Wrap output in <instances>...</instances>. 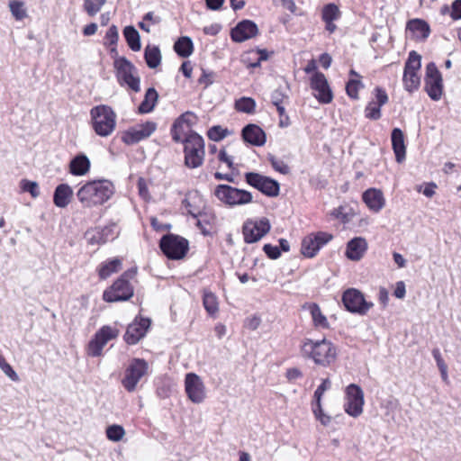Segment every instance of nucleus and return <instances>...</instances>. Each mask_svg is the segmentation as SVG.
Segmentation results:
<instances>
[{
	"mask_svg": "<svg viewBox=\"0 0 461 461\" xmlns=\"http://www.w3.org/2000/svg\"><path fill=\"white\" fill-rule=\"evenodd\" d=\"M114 193V185L109 180L90 181L81 186L77 196L84 207L104 204Z\"/></svg>",
	"mask_w": 461,
	"mask_h": 461,
	"instance_id": "1",
	"label": "nucleus"
},
{
	"mask_svg": "<svg viewBox=\"0 0 461 461\" xmlns=\"http://www.w3.org/2000/svg\"><path fill=\"white\" fill-rule=\"evenodd\" d=\"M302 353L313 359L315 364L323 366L330 365L336 358V348L331 342L322 339L312 341L307 339L302 345Z\"/></svg>",
	"mask_w": 461,
	"mask_h": 461,
	"instance_id": "2",
	"label": "nucleus"
},
{
	"mask_svg": "<svg viewBox=\"0 0 461 461\" xmlns=\"http://www.w3.org/2000/svg\"><path fill=\"white\" fill-rule=\"evenodd\" d=\"M92 125L95 133L101 137L109 136L115 128L116 115L107 105H97L90 111Z\"/></svg>",
	"mask_w": 461,
	"mask_h": 461,
	"instance_id": "3",
	"label": "nucleus"
},
{
	"mask_svg": "<svg viewBox=\"0 0 461 461\" xmlns=\"http://www.w3.org/2000/svg\"><path fill=\"white\" fill-rule=\"evenodd\" d=\"M137 274L136 269H129L118 278L113 285L104 291V300L109 303L127 301L133 295V287L129 279L133 278Z\"/></svg>",
	"mask_w": 461,
	"mask_h": 461,
	"instance_id": "4",
	"label": "nucleus"
},
{
	"mask_svg": "<svg viewBox=\"0 0 461 461\" xmlns=\"http://www.w3.org/2000/svg\"><path fill=\"white\" fill-rule=\"evenodd\" d=\"M185 144V164L187 167L196 168L203 162L204 141L196 132H191L183 139Z\"/></svg>",
	"mask_w": 461,
	"mask_h": 461,
	"instance_id": "5",
	"label": "nucleus"
},
{
	"mask_svg": "<svg viewBox=\"0 0 461 461\" xmlns=\"http://www.w3.org/2000/svg\"><path fill=\"white\" fill-rule=\"evenodd\" d=\"M214 195L220 202L230 207L244 205L253 200L250 192L229 185H218L214 190Z\"/></svg>",
	"mask_w": 461,
	"mask_h": 461,
	"instance_id": "6",
	"label": "nucleus"
},
{
	"mask_svg": "<svg viewBox=\"0 0 461 461\" xmlns=\"http://www.w3.org/2000/svg\"><path fill=\"white\" fill-rule=\"evenodd\" d=\"M114 68L118 82L122 86L126 85L136 93L140 91V79L137 75V68L129 59L124 57L116 59Z\"/></svg>",
	"mask_w": 461,
	"mask_h": 461,
	"instance_id": "7",
	"label": "nucleus"
},
{
	"mask_svg": "<svg viewBox=\"0 0 461 461\" xmlns=\"http://www.w3.org/2000/svg\"><path fill=\"white\" fill-rule=\"evenodd\" d=\"M159 248L169 259H181L188 250V241L175 234L164 235L159 242Z\"/></svg>",
	"mask_w": 461,
	"mask_h": 461,
	"instance_id": "8",
	"label": "nucleus"
},
{
	"mask_svg": "<svg viewBox=\"0 0 461 461\" xmlns=\"http://www.w3.org/2000/svg\"><path fill=\"white\" fill-rule=\"evenodd\" d=\"M342 302L348 312L360 315H366L374 306L373 303L367 302L364 294L355 288H349L343 293Z\"/></svg>",
	"mask_w": 461,
	"mask_h": 461,
	"instance_id": "9",
	"label": "nucleus"
},
{
	"mask_svg": "<svg viewBox=\"0 0 461 461\" xmlns=\"http://www.w3.org/2000/svg\"><path fill=\"white\" fill-rule=\"evenodd\" d=\"M246 182L267 196L276 197L279 194L280 185L277 181L255 172L245 174Z\"/></svg>",
	"mask_w": 461,
	"mask_h": 461,
	"instance_id": "10",
	"label": "nucleus"
},
{
	"mask_svg": "<svg viewBox=\"0 0 461 461\" xmlns=\"http://www.w3.org/2000/svg\"><path fill=\"white\" fill-rule=\"evenodd\" d=\"M148 371V363L144 359L133 358L125 370V375L122 380L123 387L128 392H133L140 380Z\"/></svg>",
	"mask_w": 461,
	"mask_h": 461,
	"instance_id": "11",
	"label": "nucleus"
},
{
	"mask_svg": "<svg viewBox=\"0 0 461 461\" xmlns=\"http://www.w3.org/2000/svg\"><path fill=\"white\" fill-rule=\"evenodd\" d=\"M425 90L429 96L434 101H438L442 96V76L433 62L429 63L426 67Z\"/></svg>",
	"mask_w": 461,
	"mask_h": 461,
	"instance_id": "12",
	"label": "nucleus"
},
{
	"mask_svg": "<svg viewBox=\"0 0 461 461\" xmlns=\"http://www.w3.org/2000/svg\"><path fill=\"white\" fill-rule=\"evenodd\" d=\"M119 330L108 325L103 326L95 335L94 339L88 344V355L99 357L102 354L104 347L111 339L117 338Z\"/></svg>",
	"mask_w": 461,
	"mask_h": 461,
	"instance_id": "13",
	"label": "nucleus"
},
{
	"mask_svg": "<svg viewBox=\"0 0 461 461\" xmlns=\"http://www.w3.org/2000/svg\"><path fill=\"white\" fill-rule=\"evenodd\" d=\"M347 403L345 411L351 417L357 418L363 412L364 393L357 384H351L346 389Z\"/></svg>",
	"mask_w": 461,
	"mask_h": 461,
	"instance_id": "14",
	"label": "nucleus"
},
{
	"mask_svg": "<svg viewBox=\"0 0 461 461\" xmlns=\"http://www.w3.org/2000/svg\"><path fill=\"white\" fill-rule=\"evenodd\" d=\"M333 236L330 233L319 231L306 236L302 241L301 251L303 256L312 258L320 249L331 240Z\"/></svg>",
	"mask_w": 461,
	"mask_h": 461,
	"instance_id": "15",
	"label": "nucleus"
},
{
	"mask_svg": "<svg viewBox=\"0 0 461 461\" xmlns=\"http://www.w3.org/2000/svg\"><path fill=\"white\" fill-rule=\"evenodd\" d=\"M197 122L196 115L192 112H185L174 122L172 127V138L176 142L183 141L190 134L191 127Z\"/></svg>",
	"mask_w": 461,
	"mask_h": 461,
	"instance_id": "16",
	"label": "nucleus"
},
{
	"mask_svg": "<svg viewBox=\"0 0 461 461\" xmlns=\"http://www.w3.org/2000/svg\"><path fill=\"white\" fill-rule=\"evenodd\" d=\"M157 129V124L153 122H146L136 127H132L123 132L122 140L127 145H132L149 138Z\"/></svg>",
	"mask_w": 461,
	"mask_h": 461,
	"instance_id": "17",
	"label": "nucleus"
},
{
	"mask_svg": "<svg viewBox=\"0 0 461 461\" xmlns=\"http://www.w3.org/2000/svg\"><path fill=\"white\" fill-rule=\"evenodd\" d=\"M311 87L316 92L314 96L321 104H330L332 101V91L323 73L316 71L311 77Z\"/></svg>",
	"mask_w": 461,
	"mask_h": 461,
	"instance_id": "18",
	"label": "nucleus"
},
{
	"mask_svg": "<svg viewBox=\"0 0 461 461\" xmlns=\"http://www.w3.org/2000/svg\"><path fill=\"white\" fill-rule=\"evenodd\" d=\"M185 387L188 398L194 403H200L205 399L204 384L194 373H188L185 379Z\"/></svg>",
	"mask_w": 461,
	"mask_h": 461,
	"instance_id": "19",
	"label": "nucleus"
},
{
	"mask_svg": "<svg viewBox=\"0 0 461 461\" xmlns=\"http://www.w3.org/2000/svg\"><path fill=\"white\" fill-rule=\"evenodd\" d=\"M270 230V223L267 218H262L255 222H248L243 227L244 240L253 243L259 240Z\"/></svg>",
	"mask_w": 461,
	"mask_h": 461,
	"instance_id": "20",
	"label": "nucleus"
},
{
	"mask_svg": "<svg viewBox=\"0 0 461 461\" xmlns=\"http://www.w3.org/2000/svg\"><path fill=\"white\" fill-rule=\"evenodd\" d=\"M150 326V320L148 318H136L135 321L131 323L126 330L124 334V340L129 345L137 344L146 334Z\"/></svg>",
	"mask_w": 461,
	"mask_h": 461,
	"instance_id": "21",
	"label": "nucleus"
},
{
	"mask_svg": "<svg viewBox=\"0 0 461 461\" xmlns=\"http://www.w3.org/2000/svg\"><path fill=\"white\" fill-rule=\"evenodd\" d=\"M258 32L257 24L250 20L240 22L230 32V37L235 42H242L255 37Z\"/></svg>",
	"mask_w": 461,
	"mask_h": 461,
	"instance_id": "22",
	"label": "nucleus"
},
{
	"mask_svg": "<svg viewBox=\"0 0 461 461\" xmlns=\"http://www.w3.org/2000/svg\"><path fill=\"white\" fill-rule=\"evenodd\" d=\"M241 135L245 142L253 146H263L267 141L265 131L256 124L246 125L242 129Z\"/></svg>",
	"mask_w": 461,
	"mask_h": 461,
	"instance_id": "23",
	"label": "nucleus"
},
{
	"mask_svg": "<svg viewBox=\"0 0 461 461\" xmlns=\"http://www.w3.org/2000/svg\"><path fill=\"white\" fill-rule=\"evenodd\" d=\"M367 249V242L364 238L356 237L347 244L346 257L353 261L360 260Z\"/></svg>",
	"mask_w": 461,
	"mask_h": 461,
	"instance_id": "24",
	"label": "nucleus"
},
{
	"mask_svg": "<svg viewBox=\"0 0 461 461\" xmlns=\"http://www.w3.org/2000/svg\"><path fill=\"white\" fill-rule=\"evenodd\" d=\"M363 201L373 212H378L384 206V198L382 191L375 188H369L363 193Z\"/></svg>",
	"mask_w": 461,
	"mask_h": 461,
	"instance_id": "25",
	"label": "nucleus"
},
{
	"mask_svg": "<svg viewBox=\"0 0 461 461\" xmlns=\"http://www.w3.org/2000/svg\"><path fill=\"white\" fill-rule=\"evenodd\" d=\"M392 146L398 163L405 159L406 147L404 144V135L401 129L394 128L391 134Z\"/></svg>",
	"mask_w": 461,
	"mask_h": 461,
	"instance_id": "26",
	"label": "nucleus"
},
{
	"mask_svg": "<svg viewBox=\"0 0 461 461\" xmlns=\"http://www.w3.org/2000/svg\"><path fill=\"white\" fill-rule=\"evenodd\" d=\"M72 196V188L68 184H60L54 191L53 203L59 208H65L70 203Z\"/></svg>",
	"mask_w": 461,
	"mask_h": 461,
	"instance_id": "27",
	"label": "nucleus"
},
{
	"mask_svg": "<svg viewBox=\"0 0 461 461\" xmlns=\"http://www.w3.org/2000/svg\"><path fill=\"white\" fill-rule=\"evenodd\" d=\"M407 30L418 40H426L430 32L429 25L421 19H412L407 23Z\"/></svg>",
	"mask_w": 461,
	"mask_h": 461,
	"instance_id": "28",
	"label": "nucleus"
},
{
	"mask_svg": "<svg viewBox=\"0 0 461 461\" xmlns=\"http://www.w3.org/2000/svg\"><path fill=\"white\" fill-rule=\"evenodd\" d=\"M90 169V161L84 154L77 155L69 163V172L74 176H84Z\"/></svg>",
	"mask_w": 461,
	"mask_h": 461,
	"instance_id": "29",
	"label": "nucleus"
},
{
	"mask_svg": "<svg viewBox=\"0 0 461 461\" xmlns=\"http://www.w3.org/2000/svg\"><path fill=\"white\" fill-rule=\"evenodd\" d=\"M144 59L149 68H156L161 63V52L158 46L148 45L144 50Z\"/></svg>",
	"mask_w": 461,
	"mask_h": 461,
	"instance_id": "30",
	"label": "nucleus"
},
{
	"mask_svg": "<svg viewBox=\"0 0 461 461\" xmlns=\"http://www.w3.org/2000/svg\"><path fill=\"white\" fill-rule=\"evenodd\" d=\"M158 95L155 88L149 87L145 94L143 101L139 106V113H148L153 111L157 102Z\"/></svg>",
	"mask_w": 461,
	"mask_h": 461,
	"instance_id": "31",
	"label": "nucleus"
},
{
	"mask_svg": "<svg viewBox=\"0 0 461 461\" xmlns=\"http://www.w3.org/2000/svg\"><path fill=\"white\" fill-rule=\"evenodd\" d=\"M174 50L182 58L189 57L194 51V44L190 37L182 36L174 44Z\"/></svg>",
	"mask_w": 461,
	"mask_h": 461,
	"instance_id": "32",
	"label": "nucleus"
},
{
	"mask_svg": "<svg viewBox=\"0 0 461 461\" xmlns=\"http://www.w3.org/2000/svg\"><path fill=\"white\" fill-rule=\"evenodd\" d=\"M123 35L129 47L133 51H139L140 50V33L133 26H126L123 30Z\"/></svg>",
	"mask_w": 461,
	"mask_h": 461,
	"instance_id": "33",
	"label": "nucleus"
},
{
	"mask_svg": "<svg viewBox=\"0 0 461 461\" xmlns=\"http://www.w3.org/2000/svg\"><path fill=\"white\" fill-rule=\"evenodd\" d=\"M403 86L406 91L412 93L417 90L420 85V77L419 72L403 71L402 77Z\"/></svg>",
	"mask_w": 461,
	"mask_h": 461,
	"instance_id": "34",
	"label": "nucleus"
},
{
	"mask_svg": "<svg viewBox=\"0 0 461 461\" xmlns=\"http://www.w3.org/2000/svg\"><path fill=\"white\" fill-rule=\"evenodd\" d=\"M122 266V261L119 258H113L104 264H103L99 269V276L102 279H105L110 276L113 273L117 272Z\"/></svg>",
	"mask_w": 461,
	"mask_h": 461,
	"instance_id": "35",
	"label": "nucleus"
},
{
	"mask_svg": "<svg viewBox=\"0 0 461 461\" xmlns=\"http://www.w3.org/2000/svg\"><path fill=\"white\" fill-rule=\"evenodd\" d=\"M309 310L315 326L327 328L329 323L327 318L322 314L320 307L316 303L309 305Z\"/></svg>",
	"mask_w": 461,
	"mask_h": 461,
	"instance_id": "36",
	"label": "nucleus"
},
{
	"mask_svg": "<svg viewBox=\"0 0 461 461\" xmlns=\"http://www.w3.org/2000/svg\"><path fill=\"white\" fill-rule=\"evenodd\" d=\"M203 303L206 312L210 315H213L218 312L219 308L217 298L212 292L204 291Z\"/></svg>",
	"mask_w": 461,
	"mask_h": 461,
	"instance_id": "37",
	"label": "nucleus"
},
{
	"mask_svg": "<svg viewBox=\"0 0 461 461\" xmlns=\"http://www.w3.org/2000/svg\"><path fill=\"white\" fill-rule=\"evenodd\" d=\"M421 67V56L412 50L409 53L408 59L404 65V70L419 72Z\"/></svg>",
	"mask_w": 461,
	"mask_h": 461,
	"instance_id": "38",
	"label": "nucleus"
},
{
	"mask_svg": "<svg viewBox=\"0 0 461 461\" xmlns=\"http://www.w3.org/2000/svg\"><path fill=\"white\" fill-rule=\"evenodd\" d=\"M235 107L240 112L251 113L255 110L256 103L250 97H241L236 101Z\"/></svg>",
	"mask_w": 461,
	"mask_h": 461,
	"instance_id": "39",
	"label": "nucleus"
},
{
	"mask_svg": "<svg viewBox=\"0 0 461 461\" xmlns=\"http://www.w3.org/2000/svg\"><path fill=\"white\" fill-rule=\"evenodd\" d=\"M321 16L323 21H335L339 18L340 11L336 5L328 4L323 7Z\"/></svg>",
	"mask_w": 461,
	"mask_h": 461,
	"instance_id": "40",
	"label": "nucleus"
},
{
	"mask_svg": "<svg viewBox=\"0 0 461 461\" xmlns=\"http://www.w3.org/2000/svg\"><path fill=\"white\" fill-rule=\"evenodd\" d=\"M9 8L13 16L16 20H23L27 15L26 9L24 7V3L22 1H11L9 3Z\"/></svg>",
	"mask_w": 461,
	"mask_h": 461,
	"instance_id": "41",
	"label": "nucleus"
},
{
	"mask_svg": "<svg viewBox=\"0 0 461 461\" xmlns=\"http://www.w3.org/2000/svg\"><path fill=\"white\" fill-rule=\"evenodd\" d=\"M106 3V0H85L84 10L89 16H95Z\"/></svg>",
	"mask_w": 461,
	"mask_h": 461,
	"instance_id": "42",
	"label": "nucleus"
},
{
	"mask_svg": "<svg viewBox=\"0 0 461 461\" xmlns=\"http://www.w3.org/2000/svg\"><path fill=\"white\" fill-rule=\"evenodd\" d=\"M125 434L124 429L121 425H111L106 429V436L108 439L117 442L120 441Z\"/></svg>",
	"mask_w": 461,
	"mask_h": 461,
	"instance_id": "43",
	"label": "nucleus"
},
{
	"mask_svg": "<svg viewBox=\"0 0 461 461\" xmlns=\"http://www.w3.org/2000/svg\"><path fill=\"white\" fill-rule=\"evenodd\" d=\"M364 87L363 83L357 78L350 79L346 86V91L349 97L353 99L358 98V90L359 88Z\"/></svg>",
	"mask_w": 461,
	"mask_h": 461,
	"instance_id": "44",
	"label": "nucleus"
},
{
	"mask_svg": "<svg viewBox=\"0 0 461 461\" xmlns=\"http://www.w3.org/2000/svg\"><path fill=\"white\" fill-rule=\"evenodd\" d=\"M20 184L23 191L30 193L33 198H37L40 195V188L37 182L23 179Z\"/></svg>",
	"mask_w": 461,
	"mask_h": 461,
	"instance_id": "45",
	"label": "nucleus"
},
{
	"mask_svg": "<svg viewBox=\"0 0 461 461\" xmlns=\"http://www.w3.org/2000/svg\"><path fill=\"white\" fill-rule=\"evenodd\" d=\"M228 134V130L220 125L212 126L207 132L208 138L213 141L223 140Z\"/></svg>",
	"mask_w": 461,
	"mask_h": 461,
	"instance_id": "46",
	"label": "nucleus"
},
{
	"mask_svg": "<svg viewBox=\"0 0 461 461\" xmlns=\"http://www.w3.org/2000/svg\"><path fill=\"white\" fill-rule=\"evenodd\" d=\"M312 411L318 420L324 425L327 426L330 422V417L326 415L321 407V402H315V404L312 405Z\"/></svg>",
	"mask_w": 461,
	"mask_h": 461,
	"instance_id": "47",
	"label": "nucleus"
},
{
	"mask_svg": "<svg viewBox=\"0 0 461 461\" xmlns=\"http://www.w3.org/2000/svg\"><path fill=\"white\" fill-rule=\"evenodd\" d=\"M366 117L371 120H378L381 117V107L374 102H370L365 109Z\"/></svg>",
	"mask_w": 461,
	"mask_h": 461,
	"instance_id": "48",
	"label": "nucleus"
},
{
	"mask_svg": "<svg viewBox=\"0 0 461 461\" xmlns=\"http://www.w3.org/2000/svg\"><path fill=\"white\" fill-rule=\"evenodd\" d=\"M0 368L2 371L12 380L18 381L19 376L16 372L13 369V367L6 362L5 357L0 355Z\"/></svg>",
	"mask_w": 461,
	"mask_h": 461,
	"instance_id": "49",
	"label": "nucleus"
},
{
	"mask_svg": "<svg viewBox=\"0 0 461 461\" xmlns=\"http://www.w3.org/2000/svg\"><path fill=\"white\" fill-rule=\"evenodd\" d=\"M285 99H288L287 93L281 87L271 94V102L274 105L282 104Z\"/></svg>",
	"mask_w": 461,
	"mask_h": 461,
	"instance_id": "50",
	"label": "nucleus"
},
{
	"mask_svg": "<svg viewBox=\"0 0 461 461\" xmlns=\"http://www.w3.org/2000/svg\"><path fill=\"white\" fill-rule=\"evenodd\" d=\"M330 385L331 383L328 378L322 381L321 384H320L316 391L314 392L315 402H321V397L323 393L330 388Z\"/></svg>",
	"mask_w": 461,
	"mask_h": 461,
	"instance_id": "51",
	"label": "nucleus"
},
{
	"mask_svg": "<svg viewBox=\"0 0 461 461\" xmlns=\"http://www.w3.org/2000/svg\"><path fill=\"white\" fill-rule=\"evenodd\" d=\"M118 39V29L115 25H112L105 34V40L107 41L106 43H108L109 45H116Z\"/></svg>",
	"mask_w": 461,
	"mask_h": 461,
	"instance_id": "52",
	"label": "nucleus"
},
{
	"mask_svg": "<svg viewBox=\"0 0 461 461\" xmlns=\"http://www.w3.org/2000/svg\"><path fill=\"white\" fill-rule=\"evenodd\" d=\"M272 167L278 172L286 175L289 173V167L282 160L276 159L275 157L269 158Z\"/></svg>",
	"mask_w": 461,
	"mask_h": 461,
	"instance_id": "53",
	"label": "nucleus"
},
{
	"mask_svg": "<svg viewBox=\"0 0 461 461\" xmlns=\"http://www.w3.org/2000/svg\"><path fill=\"white\" fill-rule=\"evenodd\" d=\"M263 250L271 259H276L281 255L279 247L272 246L271 244H265L263 247Z\"/></svg>",
	"mask_w": 461,
	"mask_h": 461,
	"instance_id": "54",
	"label": "nucleus"
},
{
	"mask_svg": "<svg viewBox=\"0 0 461 461\" xmlns=\"http://www.w3.org/2000/svg\"><path fill=\"white\" fill-rule=\"evenodd\" d=\"M375 92L377 100V105L381 107L388 102V95L384 89H382L381 87H376L375 89Z\"/></svg>",
	"mask_w": 461,
	"mask_h": 461,
	"instance_id": "55",
	"label": "nucleus"
},
{
	"mask_svg": "<svg viewBox=\"0 0 461 461\" xmlns=\"http://www.w3.org/2000/svg\"><path fill=\"white\" fill-rule=\"evenodd\" d=\"M218 158L220 161L226 163L229 168L234 169L232 158L227 154L225 149L220 150Z\"/></svg>",
	"mask_w": 461,
	"mask_h": 461,
	"instance_id": "56",
	"label": "nucleus"
},
{
	"mask_svg": "<svg viewBox=\"0 0 461 461\" xmlns=\"http://www.w3.org/2000/svg\"><path fill=\"white\" fill-rule=\"evenodd\" d=\"M260 322H261L260 318H258L257 316H252L246 320L245 326L251 330H255L258 328V326L260 325Z\"/></svg>",
	"mask_w": 461,
	"mask_h": 461,
	"instance_id": "57",
	"label": "nucleus"
},
{
	"mask_svg": "<svg viewBox=\"0 0 461 461\" xmlns=\"http://www.w3.org/2000/svg\"><path fill=\"white\" fill-rule=\"evenodd\" d=\"M451 17L454 20L461 18V0H456L452 4Z\"/></svg>",
	"mask_w": 461,
	"mask_h": 461,
	"instance_id": "58",
	"label": "nucleus"
},
{
	"mask_svg": "<svg viewBox=\"0 0 461 461\" xmlns=\"http://www.w3.org/2000/svg\"><path fill=\"white\" fill-rule=\"evenodd\" d=\"M221 30V26L219 23H212L203 28V32L207 35H217Z\"/></svg>",
	"mask_w": 461,
	"mask_h": 461,
	"instance_id": "59",
	"label": "nucleus"
},
{
	"mask_svg": "<svg viewBox=\"0 0 461 461\" xmlns=\"http://www.w3.org/2000/svg\"><path fill=\"white\" fill-rule=\"evenodd\" d=\"M259 57L256 62L250 63L249 68H257L260 65V62L268 59V53L266 50H258Z\"/></svg>",
	"mask_w": 461,
	"mask_h": 461,
	"instance_id": "60",
	"label": "nucleus"
},
{
	"mask_svg": "<svg viewBox=\"0 0 461 461\" xmlns=\"http://www.w3.org/2000/svg\"><path fill=\"white\" fill-rule=\"evenodd\" d=\"M224 0H205V4L210 10H219L222 6Z\"/></svg>",
	"mask_w": 461,
	"mask_h": 461,
	"instance_id": "61",
	"label": "nucleus"
},
{
	"mask_svg": "<svg viewBox=\"0 0 461 461\" xmlns=\"http://www.w3.org/2000/svg\"><path fill=\"white\" fill-rule=\"evenodd\" d=\"M303 375L302 372L298 368H289L286 371V377L288 380H295Z\"/></svg>",
	"mask_w": 461,
	"mask_h": 461,
	"instance_id": "62",
	"label": "nucleus"
},
{
	"mask_svg": "<svg viewBox=\"0 0 461 461\" xmlns=\"http://www.w3.org/2000/svg\"><path fill=\"white\" fill-rule=\"evenodd\" d=\"M405 285L403 282H398L396 285V288L394 290V295L395 297L402 299L405 296Z\"/></svg>",
	"mask_w": 461,
	"mask_h": 461,
	"instance_id": "63",
	"label": "nucleus"
},
{
	"mask_svg": "<svg viewBox=\"0 0 461 461\" xmlns=\"http://www.w3.org/2000/svg\"><path fill=\"white\" fill-rule=\"evenodd\" d=\"M96 31L97 24L95 23H91L83 29V33L85 36H91L94 35L96 32Z\"/></svg>",
	"mask_w": 461,
	"mask_h": 461,
	"instance_id": "64",
	"label": "nucleus"
}]
</instances>
